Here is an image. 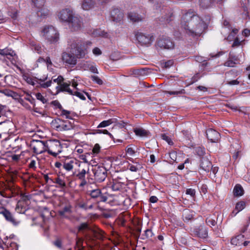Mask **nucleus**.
Wrapping results in <instances>:
<instances>
[{
  "mask_svg": "<svg viewBox=\"0 0 250 250\" xmlns=\"http://www.w3.org/2000/svg\"><path fill=\"white\" fill-rule=\"evenodd\" d=\"M195 234L201 238H206L208 236V229L204 226H200L198 228L194 229Z\"/></svg>",
  "mask_w": 250,
  "mask_h": 250,
  "instance_id": "nucleus-16",
  "label": "nucleus"
},
{
  "mask_svg": "<svg viewBox=\"0 0 250 250\" xmlns=\"http://www.w3.org/2000/svg\"><path fill=\"white\" fill-rule=\"evenodd\" d=\"M181 26L187 34L193 37L200 36L207 28L206 23L192 12H187L183 16Z\"/></svg>",
  "mask_w": 250,
  "mask_h": 250,
  "instance_id": "nucleus-2",
  "label": "nucleus"
},
{
  "mask_svg": "<svg viewBox=\"0 0 250 250\" xmlns=\"http://www.w3.org/2000/svg\"><path fill=\"white\" fill-rule=\"evenodd\" d=\"M100 146L99 144H96L93 148L92 151L95 154H98L100 151Z\"/></svg>",
  "mask_w": 250,
  "mask_h": 250,
  "instance_id": "nucleus-58",
  "label": "nucleus"
},
{
  "mask_svg": "<svg viewBox=\"0 0 250 250\" xmlns=\"http://www.w3.org/2000/svg\"><path fill=\"white\" fill-rule=\"evenodd\" d=\"M47 151L49 154L56 157L62 152V145L60 142L57 140H54L51 141L50 146H48Z\"/></svg>",
  "mask_w": 250,
  "mask_h": 250,
  "instance_id": "nucleus-7",
  "label": "nucleus"
},
{
  "mask_svg": "<svg viewBox=\"0 0 250 250\" xmlns=\"http://www.w3.org/2000/svg\"><path fill=\"white\" fill-rule=\"evenodd\" d=\"M122 186L120 183H113L111 186V188L114 191H118L121 188Z\"/></svg>",
  "mask_w": 250,
  "mask_h": 250,
  "instance_id": "nucleus-42",
  "label": "nucleus"
},
{
  "mask_svg": "<svg viewBox=\"0 0 250 250\" xmlns=\"http://www.w3.org/2000/svg\"><path fill=\"white\" fill-rule=\"evenodd\" d=\"M145 236L146 238H151L154 235L153 233L150 229H147L145 231Z\"/></svg>",
  "mask_w": 250,
  "mask_h": 250,
  "instance_id": "nucleus-52",
  "label": "nucleus"
},
{
  "mask_svg": "<svg viewBox=\"0 0 250 250\" xmlns=\"http://www.w3.org/2000/svg\"><path fill=\"white\" fill-rule=\"evenodd\" d=\"M68 23L69 27L72 31L80 30L83 25L82 19L80 17L75 15L71 18Z\"/></svg>",
  "mask_w": 250,
  "mask_h": 250,
  "instance_id": "nucleus-8",
  "label": "nucleus"
},
{
  "mask_svg": "<svg viewBox=\"0 0 250 250\" xmlns=\"http://www.w3.org/2000/svg\"><path fill=\"white\" fill-rule=\"evenodd\" d=\"M193 215L191 214L188 210L185 211L183 215V220L185 222H188L189 221L191 220L193 218Z\"/></svg>",
  "mask_w": 250,
  "mask_h": 250,
  "instance_id": "nucleus-32",
  "label": "nucleus"
},
{
  "mask_svg": "<svg viewBox=\"0 0 250 250\" xmlns=\"http://www.w3.org/2000/svg\"><path fill=\"white\" fill-rule=\"evenodd\" d=\"M149 69L146 68L134 69L132 71V74L135 77H139L146 75L148 73Z\"/></svg>",
  "mask_w": 250,
  "mask_h": 250,
  "instance_id": "nucleus-23",
  "label": "nucleus"
},
{
  "mask_svg": "<svg viewBox=\"0 0 250 250\" xmlns=\"http://www.w3.org/2000/svg\"><path fill=\"white\" fill-rule=\"evenodd\" d=\"M244 237L243 235H238L237 236L231 239V244L233 245L237 246L239 245L240 243L239 242V238Z\"/></svg>",
  "mask_w": 250,
  "mask_h": 250,
  "instance_id": "nucleus-39",
  "label": "nucleus"
},
{
  "mask_svg": "<svg viewBox=\"0 0 250 250\" xmlns=\"http://www.w3.org/2000/svg\"><path fill=\"white\" fill-rule=\"evenodd\" d=\"M206 222L207 224L210 227L214 226L217 224L215 220L209 218L206 219Z\"/></svg>",
  "mask_w": 250,
  "mask_h": 250,
  "instance_id": "nucleus-43",
  "label": "nucleus"
},
{
  "mask_svg": "<svg viewBox=\"0 0 250 250\" xmlns=\"http://www.w3.org/2000/svg\"><path fill=\"white\" fill-rule=\"evenodd\" d=\"M136 40L142 45L148 46L151 44L154 40L153 36L146 35L142 32L137 31L135 32Z\"/></svg>",
  "mask_w": 250,
  "mask_h": 250,
  "instance_id": "nucleus-9",
  "label": "nucleus"
},
{
  "mask_svg": "<svg viewBox=\"0 0 250 250\" xmlns=\"http://www.w3.org/2000/svg\"><path fill=\"white\" fill-rule=\"evenodd\" d=\"M74 15L73 11L69 8L62 9L59 13V17L62 21L68 22Z\"/></svg>",
  "mask_w": 250,
  "mask_h": 250,
  "instance_id": "nucleus-13",
  "label": "nucleus"
},
{
  "mask_svg": "<svg viewBox=\"0 0 250 250\" xmlns=\"http://www.w3.org/2000/svg\"><path fill=\"white\" fill-rule=\"evenodd\" d=\"M111 16L113 21L118 22L121 21L123 17V13L118 9H114L111 12Z\"/></svg>",
  "mask_w": 250,
  "mask_h": 250,
  "instance_id": "nucleus-17",
  "label": "nucleus"
},
{
  "mask_svg": "<svg viewBox=\"0 0 250 250\" xmlns=\"http://www.w3.org/2000/svg\"><path fill=\"white\" fill-rule=\"evenodd\" d=\"M42 36L50 43H55L59 40V33L52 25L45 26L42 31Z\"/></svg>",
  "mask_w": 250,
  "mask_h": 250,
  "instance_id": "nucleus-3",
  "label": "nucleus"
},
{
  "mask_svg": "<svg viewBox=\"0 0 250 250\" xmlns=\"http://www.w3.org/2000/svg\"><path fill=\"white\" fill-rule=\"evenodd\" d=\"M61 88L60 89V90H58V92H60L61 91L62 92H63V91H66L67 89H68L69 87V84L66 83H63L62 84H61Z\"/></svg>",
  "mask_w": 250,
  "mask_h": 250,
  "instance_id": "nucleus-41",
  "label": "nucleus"
},
{
  "mask_svg": "<svg viewBox=\"0 0 250 250\" xmlns=\"http://www.w3.org/2000/svg\"><path fill=\"white\" fill-rule=\"evenodd\" d=\"M157 46L162 49H171L174 47V43L168 37H162L157 41Z\"/></svg>",
  "mask_w": 250,
  "mask_h": 250,
  "instance_id": "nucleus-10",
  "label": "nucleus"
},
{
  "mask_svg": "<svg viewBox=\"0 0 250 250\" xmlns=\"http://www.w3.org/2000/svg\"><path fill=\"white\" fill-rule=\"evenodd\" d=\"M63 78L61 75H60L57 78L54 79L53 80V81L54 83H57L59 85H60L61 84V82H62L63 81Z\"/></svg>",
  "mask_w": 250,
  "mask_h": 250,
  "instance_id": "nucleus-56",
  "label": "nucleus"
},
{
  "mask_svg": "<svg viewBox=\"0 0 250 250\" xmlns=\"http://www.w3.org/2000/svg\"><path fill=\"white\" fill-rule=\"evenodd\" d=\"M173 63L174 61L173 60H169L167 61H163L161 62L162 66L166 69L170 68L173 65Z\"/></svg>",
  "mask_w": 250,
  "mask_h": 250,
  "instance_id": "nucleus-30",
  "label": "nucleus"
},
{
  "mask_svg": "<svg viewBox=\"0 0 250 250\" xmlns=\"http://www.w3.org/2000/svg\"><path fill=\"white\" fill-rule=\"evenodd\" d=\"M30 146L32 147L33 152L37 154L47 151V148H48L46 142L38 140H32L31 141Z\"/></svg>",
  "mask_w": 250,
  "mask_h": 250,
  "instance_id": "nucleus-5",
  "label": "nucleus"
},
{
  "mask_svg": "<svg viewBox=\"0 0 250 250\" xmlns=\"http://www.w3.org/2000/svg\"><path fill=\"white\" fill-rule=\"evenodd\" d=\"M135 134L140 137H146L149 134V132L145 129L140 128H136L134 129Z\"/></svg>",
  "mask_w": 250,
  "mask_h": 250,
  "instance_id": "nucleus-26",
  "label": "nucleus"
},
{
  "mask_svg": "<svg viewBox=\"0 0 250 250\" xmlns=\"http://www.w3.org/2000/svg\"><path fill=\"white\" fill-rule=\"evenodd\" d=\"M92 171L95 180L97 182L101 183L103 182L107 176V170L103 166L95 167L92 169Z\"/></svg>",
  "mask_w": 250,
  "mask_h": 250,
  "instance_id": "nucleus-6",
  "label": "nucleus"
},
{
  "mask_svg": "<svg viewBox=\"0 0 250 250\" xmlns=\"http://www.w3.org/2000/svg\"><path fill=\"white\" fill-rule=\"evenodd\" d=\"M96 132L98 133H104L105 134H107L110 136V138H113V135L106 129H98L96 130Z\"/></svg>",
  "mask_w": 250,
  "mask_h": 250,
  "instance_id": "nucleus-53",
  "label": "nucleus"
},
{
  "mask_svg": "<svg viewBox=\"0 0 250 250\" xmlns=\"http://www.w3.org/2000/svg\"><path fill=\"white\" fill-rule=\"evenodd\" d=\"M233 192L235 196H241L244 194V190L240 184H237L233 188Z\"/></svg>",
  "mask_w": 250,
  "mask_h": 250,
  "instance_id": "nucleus-25",
  "label": "nucleus"
},
{
  "mask_svg": "<svg viewBox=\"0 0 250 250\" xmlns=\"http://www.w3.org/2000/svg\"><path fill=\"white\" fill-rule=\"evenodd\" d=\"M166 93H167L169 95H180L185 93V90L184 89H182L178 91H165Z\"/></svg>",
  "mask_w": 250,
  "mask_h": 250,
  "instance_id": "nucleus-37",
  "label": "nucleus"
},
{
  "mask_svg": "<svg viewBox=\"0 0 250 250\" xmlns=\"http://www.w3.org/2000/svg\"><path fill=\"white\" fill-rule=\"evenodd\" d=\"M70 113L71 112L70 111L62 109L61 110V113L60 115L62 116H65L66 119H72V118H71L70 116Z\"/></svg>",
  "mask_w": 250,
  "mask_h": 250,
  "instance_id": "nucleus-38",
  "label": "nucleus"
},
{
  "mask_svg": "<svg viewBox=\"0 0 250 250\" xmlns=\"http://www.w3.org/2000/svg\"><path fill=\"white\" fill-rule=\"evenodd\" d=\"M200 168L207 172H209L212 169V164L207 157H202L200 160Z\"/></svg>",
  "mask_w": 250,
  "mask_h": 250,
  "instance_id": "nucleus-15",
  "label": "nucleus"
},
{
  "mask_svg": "<svg viewBox=\"0 0 250 250\" xmlns=\"http://www.w3.org/2000/svg\"><path fill=\"white\" fill-rule=\"evenodd\" d=\"M52 83V81H49L46 83L41 84V86L42 88H46L49 87Z\"/></svg>",
  "mask_w": 250,
  "mask_h": 250,
  "instance_id": "nucleus-60",
  "label": "nucleus"
},
{
  "mask_svg": "<svg viewBox=\"0 0 250 250\" xmlns=\"http://www.w3.org/2000/svg\"><path fill=\"white\" fill-rule=\"evenodd\" d=\"M74 95H76V96H77L78 97H79V98H80L81 99H82L83 100H85V97L81 92L76 91L74 92Z\"/></svg>",
  "mask_w": 250,
  "mask_h": 250,
  "instance_id": "nucleus-64",
  "label": "nucleus"
},
{
  "mask_svg": "<svg viewBox=\"0 0 250 250\" xmlns=\"http://www.w3.org/2000/svg\"><path fill=\"white\" fill-rule=\"evenodd\" d=\"M64 120L61 119L60 118H57L53 121V123H54L55 124H56V127L57 128V129L59 130L60 129V125H61Z\"/></svg>",
  "mask_w": 250,
  "mask_h": 250,
  "instance_id": "nucleus-48",
  "label": "nucleus"
},
{
  "mask_svg": "<svg viewBox=\"0 0 250 250\" xmlns=\"http://www.w3.org/2000/svg\"><path fill=\"white\" fill-rule=\"evenodd\" d=\"M239 152H240V146L239 144L235 143L231 145L230 153L233 154L232 157L233 159L236 160L238 158Z\"/></svg>",
  "mask_w": 250,
  "mask_h": 250,
  "instance_id": "nucleus-18",
  "label": "nucleus"
},
{
  "mask_svg": "<svg viewBox=\"0 0 250 250\" xmlns=\"http://www.w3.org/2000/svg\"><path fill=\"white\" fill-rule=\"evenodd\" d=\"M91 78L93 81L95 82L98 84L101 85L103 83V81L98 76L93 75L91 76Z\"/></svg>",
  "mask_w": 250,
  "mask_h": 250,
  "instance_id": "nucleus-50",
  "label": "nucleus"
},
{
  "mask_svg": "<svg viewBox=\"0 0 250 250\" xmlns=\"http://www.w3.org/2000/svg\"><path fill=\"white\" fill-rule=\"evenodd\" d=\"M206 135L208 139L212 143L217 142L220 136L219 132L212 128H209L206 131Z\"/></svg>",
  "mask_w": 250,
  "mask_h": 250,
  "instance_id": "nucleus-14",
  "label": "nucleus"
},
{
  "mask_svg": "<svg viewBox=\"0 0 250 250\" xmlns=\"http://www.w3.org/2000/svg\"><path fill=\"white\" fill-rule=\"evenodd\" d=\"M126 152L130 155H133L135 153V151L132 149V148L128 146L126 147Z\"/></svg>",
  "mask_w": 250,
  "mask_h": 250,
  "instance_id": "nucleus-63",
  "label": "nucleus"
},
{
  "mask_svg": "<svg viewBox=\"0 0 250 250\" xmlns=\"http://www.w3.org/2000/svg\"><path fill=\"white\" fill-rule=\"evenodd\" d=\"M195 151L199 156H203L205 153V148L198 146L195 148Z\"/></svg>",
  "mask_w": 250,
  "mask_h": 250,
  "instance_id": "nucleus-40",
  "label": "nucleus"
},
{
  "mask_svg": "<svg viewBox=\"0 0 250 250\" xmlns=\"http://www.w3.org/2000/svg\"><path fill=\"white\" fill-rule=\"evenodd\" d=\"M34 5L38 8H42L43 6L45 0H31Z\"/></svg>",
  "mask_w": 250,
  "mask_h": 250,
  "instance_id": "nucleus-35",
  "label": "nucleus"
},
{
  "mask_svg": "<svg viewBox=\"0 0 250 250\" xmlns=\"http://www.w3.org/2000/svg\"><path fill=\"white\" fill-rule=\"evenodd\" d=\"M199 2L200 5L202 7L207 8L209 7L214 1H213V0H199Z\"/></svg>",
  "mask_w": 250,
  "mask_h": 250,
  "instance_id": "nucleus-28",
  "label": "nucleus"
},
{
  "mask_svg": "<svg viewBox=\"0 0 250 250\" xmlns=\"http://www.w3.org/2000/svg\"><path fill=\"white\" fill-rule=\"evenodd\" d=\"M0 92L8 97H13L14 94L13 91L8 89L0 90Z\"/></svg>",
  "mask_w": 250,
  "mask_h": 250,
  "instance_id": "nucleus-36",
  "label": "nucleus"
},
{
  "mask_svg": "<svg viewBox=\"0 0 250 250\" xmlns=\"http://www.w3.org/2000/svg\"><path fill=\"white\" fill-rule=\"evenodd\" d=\"M95 230H98L101 234L102 237L101 238H99L97 237L96 235H95L91 231H89V232H88V234L91 237V239H85L86 240L88 241H93L94 240V239H102L103 238V231L99 229L98 228L96 229H93Z\"/></svg>",
  "mask_w": 250,
  "mask_h": 250,
  "instance_id": "nucleus-29",
  "label": "nucleus"
},
{
  "mask_svg": "<svg viewBox=\"0 0 250 250\" xmlns=\"http://www.w3.org/2000/svg\"><path fill=\"white\" fill-rule=\"evenodd\" d=\"M77 229L78 231L82 233L83 235L84 239H91V238L88 234V232H87V231H91L99 238H101L102 237L101 233L98 230H95L90 227L87 223H81L77 227Z\"/></svg>",
  "mask_w": 250,
  "mask_h": 250,
  "instance_id": "nucleus-4",
  "label": "nucleus"
},
{
  "mask_svg": "<svg viewBox=\"0 0 250 250\" xmlns=\"http://www.w3.org/2000/svg\"><path fill=\"white\" fill-rule=\"evenodd\" d=\"M95 5L94 0H83L82 2V8L84 10H89L93 8Z\"/></svg>",
  "mask_w": 250,
  "mask_h": 250,
  "instance_id": "nucleus-19",
  "label": "nucleus"
},
{
  "mask_svg": "<svg viewBox=\"0 0 250 250\" xmlns=\"http://www.w3.org/2000/svg\"><path fill=\"white\" fill-rule=\"evenodd\" d=\"M51 104L57 107L59 109L62 110L63 108L60 103L57 100L53 101L51 102Z\"/></svg>",
  "mask_w": 250,
  "mask_h": 250,
  "instance_id": "nucleus-55",
  "label": "nucleus"
},
{
  "mask_svg": "<svg viewBox=\"0 0 250 250\" xmlns=\"http://www.w3.org/2000/svg\"><path fill=\"white\" fill-rule=\"evenodd\" d=\"M73 123L68 121L64 120L62 124L60 125V131L69 130L74 128Z\"/></svg>",
  "mask_w": 250,
  "mask_h": 250,
  "instance_id": "nucleus-20",
  "label": "nucleus"
},
{
  "mask_svg": "<svg viewBox=\"0 0 250 250\" xmlns=\"http://www.w3.org/2000/svg\"><path fill=\"white\" fill-rule=\"evenodd\" d=\"M83 241V238L77 237L76 245H77L78 248H80V247H82Z\"/></svg>",
  "mask_w": 250,
  "mask_h": 250,
  "instance_id": "nucleus-57",
  "label": "nucleus"
},
{
  "mask_svg": "<svg viewBox=\"0 0 250 250\" xmlns=\"http://www.w3.org/2000/svg\"><path fill=\"white\" fill-rule=\"evenodd\" d=\"M128 19L133 22H138L143 21V18L136 13L130 12L128 14Z\"/></svg>",
  "mask_w": 250,
  "mask_h": 250,
  "instance_id": "nucleus-22",
  "label": "nucleus"
},
{
  "mask_svg": "<svg viewBox=\"0 0 250 250\" xmlns=\"http://www.w3.org/2000/svg\"><path fill=\"white\" fill-rule=\"evenodd\" d=\"M71 206L70 205H67L62 208L61 209L59 210V214L63 217L65 218H68V217L65 215V213H71L72 212Z\"/></svg>",
  "mask_w": 250,
  "mask_h": 250,
  "instance_id": "nucleus-24",
  "label": "nucleus"
},
{
  "mask_svg": "<svg viewBox=\"0 0 250 250\" xmlns=\"http://www.w3.org/2000/svg\"><path fill=\"white\" fill-rule=\"evenodd\" d=\"M161 137L163 140H165L168 143V145H173V142L172 141L171 139L168 136H167L166 134H162Z\"/></svg>",
  "mask_w": 250,
  "mask_h": 250,
  "instance_id": "nucleus-45",
  "label": "nucleus"
},
{
  "mask_svg": "<svg viewBox=\"0 0 250 250\" xmlns=\"http://www.w3.org/2000/svg\"><path fill=\"white\" fill-rule=\"evenodd\" d=\"M240 43H241V42L240 41V40H239V39L238 38H236L235 39V40L233 42V43L232 45V47H237L240 45Z\"/></svg>",
  "mask_w": 250,
  "mask_h": 250,
  "instance_id": "nucleus-62",
  "label": "nucleus"
},
{
  "mask_svg": "<svg viewBox=\"0 0 250 250\" xmlns=\"http://www.w3.org/2000/svg\"><path fill=\"white\" fill-rule=\"evenodd\" d=\"M31 44L32 46V49L36 51L37 53H40V52L41 51V47L39 45H38L33 42H32Z\"/></svg>",
  "mask_w": 250,
  "mask_h": 250,
  "instance_id": "nucleus-51",
  "label": "nucleus"
},
{
  "mask_svg": "<svg viewBox=\"0 0 250 250\" xmlns=\"http://www.w3.org/2000/svg\"><path fill=\"white\" fill-rule=\"evenodd\" d=\"M36 97L38 100L41 101L43 104L46 103L47 101L40 93L36 94Z\"/></svg>",
  "mask_w": 250,
  "mask_h": 250,
  "instance_id": "nucleus-49",
  "label": "nucleus"
},
{
  "mask_svg": "<svg viewBox=\"0 0 250 250\" xmlns=\"http://www.w3.org/2000/svg\"><path fill=\"white\" fill-rule=\"evenodd\" d=\"M0 214H2L6 221L16 226L20 223V221L15 218L13 215L5 208L0 207Z\"/></svg>",
  "mask_w": 250,
  "mask_h": 250,
  "instance_id": "nucleus-11",
  "label": "nucleus"
},
{
  "mask_svg": "<svg viewBox=\"0 0 250 250\" xmlns=\"http://www.w3.org/2000/svg\"><path fill=\"white\" fill-rule=\"evenodd\" d=\"M8 15L14 20H16L18 18V11L16 10H11L8 12Z\"/></svg>",
  "mask_w": 250,
  "mask_h": 250,
  "instance_id": "nucleus-47",
  "label": "nucleus"
},
{
  "mask_svg": "<svg viewBox=\"0 0 250 250\" xmlns=\"http://www.w3.org/2000/svg\"><path fill=\"white\" fill-rule=\"evenodd\" d=\"M54 183L59 185V187L61 188H66V184L65 182L61 179L59 177H57L55 179Z\"/></svg>",
  "mask_w": 250,
  "mask_h": 250,
  "instance_id": "nucleus-34",
  "label": "nucleus"
},
{
  "mask_svg": "<svg viewBox=\"0 0 250 250\" xmlns=\"http://www.w3.org/2000/svg\"><path fill=\"white\" fill-rule=\"evenodd\" d=\"M89 173L88 167H84L82 169H79L78 173H73V175L77 177L79 179H85L86 174Z\"/></svg>",
  "mask_w": 250,
  "mask_h": 250,
  "instance_id": "nucleus-21",
  "label": "nucleus"
},
{
  "mask_svg": "<svg viewBox=\"0 0 250 250\" xmlns=\"http://www.w3.org/2000/svg\"><path fill=\"white\" fill-rule=\"evenodd\" d=\"M246 206V203L244 201H240L238 202L235 206V209L237 210V212L235 213L236 214L238 212L243 210Z\"/></svg>",
  "mask_w": 250,
  "mask_h": 250,
  "instance_id": "nucleus-31",
  "label": "nucleus"
},
{
  "mask_svg": "<svg viewBox=\"0 0 250 250\" xmlns=\"http://www.w3.org/2000/svg\"><path fill=\"white\" fill-rule=\"evenodd\" d=\"M183 135L184 136L186 140H190V135L189 132L187 130H184L182 132Z\"/></svg>",
  "mask_w": 250,
  "mask_h": 250,
  "instance_id": "nucleus-59",
  "label": "nucleus"
},
{
  "mask_svg": "<svg viewBox=\"0 0 250 250\" xmlns=\"http://www.w3.org/2000/svg\"><path fill=\"white\" fill-rule=\"evenodd\" d=\"M74 160H71L69 162H64L63 165V167L67 171H70L72 169L73 167V164L74 163Z\"/></svg>",
  "mask_w": 250,
  "mask_h": 250,
  "instance_id": "nucleus-33",
  "label": "nucleus"
},
{
  "mask_svg": "<svg viewBox=\"0 0 250 250\" xmlns=\"http://www.w3.org/2000/svg\"><path fill=\"white\" fill-rule=\"evenodd\" d=\"M116 119H110L108 120L102 122L98 126V127H104L116 122Z\"/></svg>",
  "mask_w": 250,
  "mask_h": 250,
  "instance_id": "nucleus-27",
  "label": "nucleus"
},
{
  "mask_svg": "<svg viewBox=\"0 0 250 250\" xmlns=\"http://www.w3.org/2000/svg\"><path fill=\"white\" fill-rule=\"evenodd\" d=\"M238 62H234L231 59H229L228 61L226 62L224 65L228 67H233L235 64H237Z\"/></svg>",
  "mask_w": 250,
  "mask_h": 250,
  "instance_id": "nucleus-46",
  "label": "nucleus"
},
{
  "mask_svg": "<svg viewBox=\"0 0 250 250\" xmlns=\"http://www.w3.org/2000/svg\"><path fill=\"white\" fill-rule=\"evenodd\" d=\"M88 192H89V194L91 197L96 199L97 202H105L107 199V197L103 195L99 188L89 190Z\"/></svg>",
  "mask_w": 250,
  "mask_h": 250,
  "instance_id": "nucleus-12",
  "label": "nucleus"
},
{
  "mask_svg": "<svg viewBox=\"0 0 250 250\" xmlns=\"http://www.w3.org/2000/svg\"><path fill=\"white\" fill-rule=\"evenodd\" d=\"M128 169L133 172H136L138 169V167L137 166H135L133 165L129 164L128 166Z\"/></svg>",
  "mask_w": 250,
  "mask_h": 250,
  "instance_id": "nucleus-61",
  "label": "nucleus"
},
{
  "mask_svg": "<svg viewBox=\"0 0 250 250\" xmlns=\"http://www.w3.org/2000/svg\"><path fill=\"white\" fill-rule=\"evenodd\" d=\"M84 42L76 37L69 38L67 41V49L69 53L64 52L62 58L63 62L68 64L75 65L77 58H83L86 54Z\"/></svg>",
  "mask_w": 250,
  "mask_h": 250,
  "instance_id": "nucleus-1",
  "label": "nucleus"
},
{
  "mask_svg": "<svg viewBox=\"0 0 250 250\" xmlns=\"http://www.w3.org/2000/svg\"><path fill=\"white\" fill-rule=\"evenodd\" d=\"M25 100L29 102L34 107L35 106V99L33 98L30 95L27 94L24 98Z\"/></svg>",
  "mask_w": 250,
  "mask_h": 250,
  "instance_id": "nucleus-44",
  "label": "nucleus"
},
{
  "mask_svg": "<svg viewBox=\"0 0 250 250\" xmlns=\"http://www.w3.org/2000/svg\"><path fill=\"white\" fill-rule=\"evenodd\" d=\"M195 190L192 188H188L186 190V193L190 195L192 197H194L195 195Z\"/></svg>",
  "mask_w": 250,
  "mask_h": 250,
  "instance_id": "nucleus-54",
  "label": "nucleus"
}]
</instances>
